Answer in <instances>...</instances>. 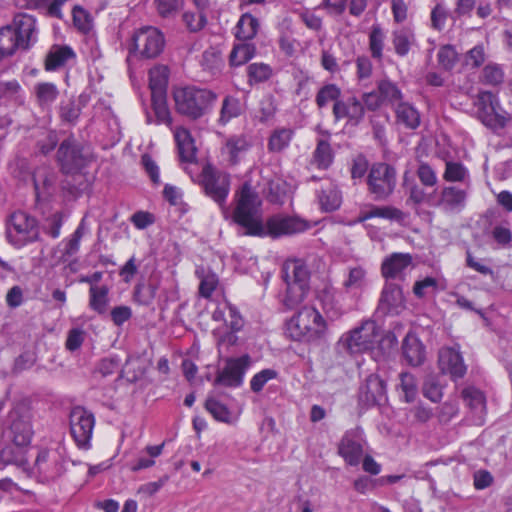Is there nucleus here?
<instances>
[{"label":"nucleus","mask_w":512,"mask_h":512,"mask_svg":"<svg viewBox=\"0 0 512 512\" xmlns=\"http://www.w3.org/2000/svg\"><path fill=\"white\" fill-rule=\"evenodd\" d=\"M260 205L261 201L251 184L243 183L237 193L232 221L245 229L244 235L246 236L278 239L305 232L310 228L306 220L283 214L269 216L263 223L260 216L257 215Z\"/></svg>","instance_id":"nucleus-1"},{"label":"nucleus","mask_w":512,"mask_h":512,"mask_svg":"<svg viewBox=\"0 0 512 512\" xmlns=\"http://www.w3.org/2000/svg\"><path fill=\"white\" fill-rule=\"evenodd\" d=\"M172 96L176 112L192 121L206 116L218 99L213 90L195 85L176 87Z\"/></svg>","instance_id":"nucleus-2"},{"label":"nucleus","mask_w":512,"mask_h":512,"mask_svg":"<svg viewBox=\"0 0 512 512\" xmlns=\"http://www.w3.org/2000/svg\"><path fill=\"white\" fill-rule=\"evenodd\" d=\"M328 329L323 315L311 306L300 308L285 324L287 336L297 342L311 343L324 337Z\"/></svg>","instance_id":"nucleus-3"},{"label":"nucleus","mask_w":512,"mask_h":512,"mask_svg":"<svg viewBox=\"0 0 512 512\" xmlns=\"http://www.w3.org/2000/svg\"><path fill=\"white\" fill-rule=\"evenodd\" d=\"M5 237L15 249H22L40 239L39 222L25 211H15L6 220Z\"/></svg>","instance_id":"nucleus-4"},{"label":"nucleus","mask_w":512,"mask_h":512,"mask_svg":"<svg viewBox=\"0 0 512 512\" xmlns=\"http://www.w3.org/2000/svg\"><path fill=\"white\" fill-rule=\"evenodd\" d=\"M198 185L205 196L212 199L219 206H223L230 193V174L207 162L198 175Z\"/></svg>","instance_id":"nucleus-5"},{"label":"nucleus","mask_w":512,"mask_h":512,"mask_svg":"<svg viewBox=\"0 0 512 512\" xmlns=\"http://www.w3.org/2000/svg\"><path fill=\"white\" fill-rule=\"evenodd\" d=\"M367 190L376 201L389 198L397 184V172L394 166L385 162L373 163L366 178Z\"/></svg>","instance_id":"nucleus-6"},{"label":"nucleus","mask_w":512,"mask_h":512,"mask_svg":"<svg viewBox=\"0 0 512 512\" xmlns=\"http://www.w3.org/2000/svg\"><path fill=\"white\" fill-rule=\"evenodd\" d=\"M165 38L163 33L152 26H144L134 31L129 53L142 59H154L164 50Z\"/></svg>","instance_id":"nucleus-7"},{"label":"nucleus","mask_w":512,"mask_h":512,"mask_svg":"<svg viewBox=\"0 0 512 512\" xmlns=\"http://www.w3.org/2000/svg\"><path fill=\"white\" fill-rule=\"evenodd\" d=\"M475 106L477 118L487 128L503 129L510 120L509 114L501 107L498 95L491 91H480Z\"/></svg>","instance_id":"nucleus-8"},{"label":"nucleus","mask_w":512,"mask_h":512,"mask_svg":"<svg viewBox=\"0 0 512 512\" xmlns=\"http://www.w3.org/2000/svg\"><path fill=\"white\" fill-rule=\"evenodd\" d=\"M69 418L70 433L76 446L79 449H89L95 427L94 414L82 406H76L72 408Z\"/></svg>","instance_id":"nucleus-9"},{"label":"nucleus","mask_w":512,"mask_h":512,"mask_svg":"<svg viewBox=\"0 0 512 512\" xmlns=\"http://www.w3.org/2000/svg\"><path fill=\"white\" fill-rule=\"evenodd\" d=\"M251 363L248 354L240 357L228 358L222 370L218 371L214 379V386L238 388L243 384L244 376Z\"/></svg>","instance_id":"nucleus-10"},{"label":"nucleus","mask_w":512,"mask_h":512,"mask_svg":"<svg viewBox=\"0 0 512 512\" xmlns=\"http://www.w3.org/2000/svg\"><path fill=\"white\" fill-rule=\"evenodd\" d=\"M11 440L17 447H27L30 445L34 430L32 425V415L24 407H15L9 414Z\"/></svg>","instance_id":"nucleus-11"},{"label":"nucleus","mask_w":512,"mask_h":512,"mask_svg":"<svg viewBox=\"0 0 512 512\" xmlns=\"http://www.w3.org/2000/svg\"><path fill=\"white\" fill-rule=\"evenodd\" d=\"M7 25L14 32L22 51H28L38 41V23L34 15L18 12L13 16L11 23Z\"/></svg>","instance_id":"nucleus-12"},{"label":"nucleus","mask_w":512,"mask_h":512,"mask_svg":"<svg viewBox=\"0 0 512 512\" xmlns=\"http://www.w3.org/2000/svg\"><path fill=\"white\" fill-rule=\"evenodd\" d=\"M377 336L376 323L372 320H367L360 327L353 329L345 337L344 342L351 353H360L372 348Z\"/></svg>","instance_id":"nucleus-13"},{"label":"nucleus","mask_w":512,"mask_h":512,"mask_svg":"<svg viewBox=\"0 0 512 512\" xmlns=\"http://www.w3.org/2000/svg\"><path fill=\"white\" fill-rule=\"evenodd\" d=\"M57 160L61 171L65 174H74L85 165L81 148L76 144L73 137L61 142L57 151Z\"/></svg>","instance_id":"nucleus-14"},{"label":"nucleus","mask_w":512,"mask_h":512,"mask_svg":"<svg viewBox=\"0 0 512 512\" xmlns=\"http://www.w3.org/2000/svg\"><path fill=\"white\" fill-rule=\"evenodd\" d=\"M334 120L339 122L346 119L352 125H358L364 118V105L356 96L341 98L333 105Z\"/></svg>","instance_id":"nucleus-15"},{"label":"nucleus","mask_w":512,"mask_h":512,"mask_svg":"<svg viewBox=\"0 0 512 512\" xmlns=\"http://www.w3.org/2000/svg\"><path fill=\"white\" fill-rule=\"evenodd\" d=\"M227 318L224 319L226 331L219 334L218 343L226 346H234L238 343L237 333L244 327V319L237 307L230 302L226 303ZM220 333V331H218Z\"/></svg>","instance_id":"nucleus-16"},{"label":"nucleus","mask_w":512,"mask_h":512,"mask_svg":"<svg viewBox=\"0 0 512 512\" xmlns=\"http://www.w3.org/2000/svg\"><path fill=\"white\" fill-rule=\"evenodd\" d=\"M35 468L45 481L56 479L62 474L59 454L48 449H40L35 459Z\"/></svg>","instance_id":"nucleus-17"},{"label":"nucleus","mask_w":512,"mask_h":512,"mask_svg":"<svg viewBox=\"0 0 512 512\" xmlns=\"http://www.w3.org/2000/svg\"><path fill=\"white\" fill-rule=\"evenodd\" d=\"M413 263L410 253L394 252L385 257L381 264V275L385 279H404V273Z\"/></svg>","instance_id":"nucleus-18"},{"label":"nucleus","mask_w":512,"mask_h":512,"mask_svg":"<svg viewBox=\"0 0 512 512\" xmlns=\"http://www.w3.org/2000/svg\"><path fill=\"white\" fill-rule=\"evenodd\" d=\"M439 367L453 380L463 378L467 371L461 353L451 347H444L439 351Z\"/></svg>","instance_id":"nucleus-19"},{"label":"nucleus","mask_w":512,"mask_h":512,"mask_svg":"<svg viewBox=\"0 0 512 512\" xmlns=\"http://www.w3.org/2000/svg\"><path fill=\"white\" fill-rule=\"evenodd\" d=\"M336 289L330 283H326L316 292V299L326 315L327 319L335 321L344 315V309L336 297Z\"/></svg>","instance_id":"nucleus-20"},{"label":"nucleus","mask_w":512,"mask_h":512,"mask_svg":"<svg viewBox=\"0 0 512 512\" xmlns=\"http://www.w3.org/2000/svg\"><path fill=\"white\" fill-rule=\"evenodd\" d=\"M251 147L252 142L248 135L244 133L234 134L226 138L222 153L228 156L231 165H237Z\"/></svg>","instance_id":"nucleus-21"},{"label":"nucleus","mask_w":512,"mask_h":512,"mask_svg":"<svg viewBox=\"0 0 512 512\" xmlns=\"http://www.w3.org/2000/svg\"><path fill=\"white\" fill-rule=\"evenodd\" d=\"M380 307L387 314L398 315L405 308L402 288L395 283H387L381 293Z\"/></svg>","instance_id":"nucleus-22"},{"label":"nucleus","mask_w":512,"mask_h":512,"mask_svg":"<svg viewBox=\"0 0 512 512\" xmlns=\"http://www.w3.org/2000/svg\"><path fill=\"white\" fill-rule=\"evenodd\" d=\"M56 175L47 166H39L33 173V184L36 199H47L51 197L55 191Z\"/></svg>","instance_id":"nucleus-23"},{"label":"nucleus","mask_w":512,"mask_h":512,"mask_svg":"<svg viewBox=\"0 0 512 512\" xmlns=\"http://www.w3.org/2000/svg\"><path fill=\"white\" fill-rule=\"evenodd\" d=\"M286 284L299 285L309 288L310 273L306 264L299 259L287 260L283 265Z\"/></svg>","instance_id":"nucleus-24"},{"label":"nucleus","mask_w":512,"mask_h":512,"mask_svg":"<svg viewBox=\"0 0 512 512\" xmlns=\"http://www.w3.org/2000/svg\"><path fill=\"white\" fill-rule=\"evenodd\" d=\"M467 192L455 186L442 189L438 205L445 211H461L466 205Z\"/></svg>","instance_id":"nucleus-25"},{"label":"nucleus","mask_w":512,"mask_h":512,"mask_svg":"<svg viewBox=\"0 0 512 512\" xmlns=\"http://www.w3.org/2000/svg\"><path fill=\"white\" fill-rule=\"evenodd\" d=\"M394 52L399 57H406L416 44V36L412 28L400 27L391 34Z\"/></svg>","instance_id":"nucleus-26"},{"label":"nucleus","mask_w":512,"mask_h":512,"mask_svg":"<svg viewBox=\"0 0 512 512\" xmlns=\"http://www.w3.org/2000/svg\"><path fill=\"white\" fill-rule=\"evenodd\" d=\"M402 354L411 366H419L425 360V347L413 334H407L402 343Z\"/></svg>","instance_id":"nucleus-27"},{"label":"nucleus","mask_w":512,"mask_h":512,"mask_svg":"<svg viewBox=\"0 0 512 512\" xmlns=\"http://www.w3.org/2000/svg\"><path fill=\"white\" fill-rule=\"evenodd\" d=\"M338 454L344 459L346 464L357 466L363 456V446L353 437L346 434L338 445Z\"/></svg>","instance_id":"nucleus-28"},{"label":"nucleus","mask_w":512,"mask_h":512,"mask_svg":"<svg viewBox=\"0 0 512 512\" xmlns=\"http://www.w3.org/2000/svg\"><path fill=\"white\" fill-rule=\"evenodd\" d=\"M75 58L76 54L70 46H54L46 55L44 68L46 71H55Z\"/></svg>","instance_id":"nucleus-29"},{"label":"nucleus","mask_w":512,"mask_h":512,"mask_svg":"<svg viewBox=\"0 0 512 512\" xmlns=\"http://www.w3.org/2000/svg\"><path fill=\"white\" fill-rule=\"evenodd\" d=\"M295 137V130L287 127L275 128L267 141V150L270 153H281L286 150Z\"/></svg>","instance_id":"nucleus-30"},{"label":"nucleus","mask_w":512,"mask_h":512,"mask_svg":"<svg viewBox=\"0 0 512 512\" xmlns=\"http://www.w3.org/2000/svg\"><path fill=\"white\" fill-rule=\"evenodd\" d=\"M244 112L240 99L233 95H226L223 98L217 120L220 126H226L233 119L240 117Z\"/></svg>","instance_id":"nucleus-31"},{"label":"nucleus","mask_w":512,"mask_h":512,"mask_svg":"<svg viewBox=\"0 0 512 512\" xmlns=\"http://www.w3.org/2000/svg\"><path fill=\"white\" fill-rule=\"evenodd\" d=\"M405 214L398 208L392 206H371L368 210H361L358 222L362 223L373 218L401 221Z\"/></svg>","instance_id":"nucleus-32"},{"label":"nucleus","mask_w":512,"mask_h":512,"mask_svg":"<svg viewBox=\"0 0 512 512\" xmlns=\"http://www.w3.org/2000/svg\"><path fill=\"white\" fill-rule=\"evenodd\" d=\"M149 88L151 95H167L169 69L165 65H157L149 70Z\"/></svg>","instance_id":"nucleus-33"},{"label":"nucleus","mask_w":512,"mask_h":512,"mask_svg":"<svg viewBox=\"0 0 512 512\" xmlns=\"http://www.w3.org/2000/svg\"><path fill=\"white\" fill-rule=\"evenodd\" d=\"M334 162V152L328 140L319 139L311 163L319 170H327Z\"/></svg>","instance_id":"nucleus-34"},{"label":"nucleus","mask_w":512,"mask_h":512,"mask_svg":"<svg viewBox=\"0 0 512 512\" xmlns=\"http://www.w3.org/2000/svg\"><path fill=\"white\" fill-rule=\"evenodd\" d=\"M461 396L472 413L478 415L479 418L486 414V397L481 390L469 386L462 390Z\"/></svg>","instance_id":"nucleus-35"},{"label":"nucleus","mask_w":512,"mask_h":512,"mask_svg":"<svg viewBox=\"0 0 512 512\" xmlns=\"http://www.w3.org/2000/svg\"><path fill=\"white\" fill-rule=\"evenodd\" d=\"M258 19L250 13H244L239 18L235 27V37L241 41L255 38L259 30Z\"/></svg>","instance_id":"nucleus-36"},{"label":"nucleus","mask_w":512,"mask_h":512,"mask_svg":"<svg viewBox=\"0 0 512 512\" xmlns=\"http://www.w3.org/2000/svg\"><path fill=\"white\" fill-rule=\"evenodd\" d=\"M386 33L379 23L371 26L368 33V48L371 57L381 61L383 59V51L385 47Z\"/></svg>","instance_id":"nucleus-37"},{"label":"nucleus","mask_w":512,"mask_h":512,"mask_svg":"<svg viewBox=\"0 0 512 512\" xmlns=\"http://www.w3.org/2000/svg\"><path fill=\"white\" fill-rule=\"evenodd\" d=\"M396 120L408 129H416L420 125L419 111L407 102H399L395 109Z\"/></svg>","instance_id":"nucleus-38"},{"label":"nucleus","mask_w":512,"mask_h":512,"mask_svg":"<svg viewBox=\"0 0 512 512\" xmlns=\"http://www.w3.org/2000/svg\"><path fill=\"white\" fill-rule=\"evenodd\" d=\"M151 106L155 115L154 123L171 128L173 118L167 103V95H151Z\"/></svg>","instance_id":"nucleus-39"},{"label":"nucleus","mask_w":512,"mask_h":512,"mask_svg":"<svg viewBox=\"0 0 512 512\" xmlns=\"http://www.w3.org/2000/svg\"><path fill=\"white\" fill-rule=\"evenodd\" d=\"M18 50H21V45L16 39L14 32L10 26H2L0 28V62L5 58L13 56Z\"/></svg>","instance_id":"nucleus-40"},{"label":"nucleus","mask_w":512,"mask_h":512,"mask_svg":"<svg viewBox=\"0 0 512 512\" xmlns=\"http://www.w3.org/2000/svg\"><path fill=\"white\" fill-rule=\"evenodd\" d=\"M367 283V271L362 266L350 267L342 286L347 292L361 291Z\"/></svg>","instance_id":"nucleus-41"},{"label":"nucleus","mask_w":512,"mask_h":512,"mask_svg":"<svg viewBox=\"0 0 512 512\" xmlns=\"http://www.w3.org/2000/svg\"><path fill=\"white\" fill-rule=\"evenodd\" d=\"M256 54V47L252 43L235 44L229 55V64L232 67H238L246 64Z\"/></svg>","instance_id":"nucleus-42"},{"label":"nucleus","mask_w":512,"mask_h":512,"mask_svg":"<svg viewBox=\"0 0 512 512\" xmlns=\"http://www.w3.org/2000/svg\"><path fill=\"white\" fill-rule=\"evenodd\" d=\"M109 288L106 285L91 286L89 288V307L98 314H104L107 311L109 303Z\"/></svg>","instance_id":"nucleus-43"},{"label":"nucleus","mask_w":512,"mask_h":512,"mask_svg":"<svg viewBox=\"0 0 512 512\" xmlns=\"http://www.w3.org/2000/svg\"><path fill=\"white\" fill-rule=\"evenodd\" d=\"M318 199L323 211L332 212L341 206L342 194L336 186L331 185L320 191Z\"/></svg>","instance_id":"nucleus-44"},{"label":"nucleus","mask_w":512,"mask_h":512,"mask_svg":"<svg viewBox=\"0 0 512 512\" xmlns=\"http://www.w3.org/2000/svg\"><path fill=\"white\" fill-rule=\"evenodd\" d=\"M341 99V89L338 85L329 83L323 85L315 96V103L319 109L333 105Z\"/></svg>","instance_id":"nucleus-45"},{"label":"nucleus","mask_w":512,"mask_h":512,"mask_svg":"<svg viewBox=\"0 0 512 512\" xmlns=\"http://www.w3.org/2000/svg\"><path fill=\"white\" fill-rule=\"evenodd\" d=\"M165 443L159 445H148L144 451L148 457H139L130 467L131 471L138 472L143 469L153 467L156 463L155 458L159 457L164 450Z\"/></svg>","instance_id":"nucleus-46"},{"label":"nucleus","mask_w":512,"mask_h":512,"mask_svg":"<svg viewBox=\"0 0 512 512\" xmlns=\"http://www.w3.org/2000/svg\"><path fill=\"white\" fill-rule=\"evenodd\" d=\"M25 447H17L16 445L5 446L0 450V463L4 466L14 464L17 466H24L28 463Z\"/></svg>","instance_id":"nucleus-47"},{"label":"nucleus","mask_w":512,"mask_h":512,"mask_svg":"<svg viewBox=\"0 0 512 512\" xmlns=\"http://www.w3.org/2000/svg\"><path fill=\"white\" fill-rule=\"evenodd\" d=\"M197 277L200 279L198 294L204 299H210L219 285L218 276L211 271H196Z\"/></svg>","instance_id":"nucleus-48"},{"label":"nucleus","mask_w":512,"mask_h":512,"mask_svg":"<svg viewBox=\"0 0 512 512\" xmlns=\"http://www.w3.org/2000/svg\"><path fill=\"white\" fill-rule=\"evenodd\" d=\"M34 90L40 106L51 105L59 96L57 86L51 82H40L35 85Z\"/></svg>","instance_id":"nucleus-49"},{"label":"nucleus","mask_w":512,"mask_h":512,"mask_svg":"<svg viewBox=\"0 0 512 512\" xmlns=\"http://www.w3.org/2000/svg\"><path fill=\"white\" fill-rule=\"evenodd\" d=\"M399 380L400 383L397 389L403 394L404 402H413L418 393V387L414 375L408 372H402L399 375Z\"/></svg>","instance_id":"nucleus-50"},{"label":"nucleus","mask_w":512,"mask_h":512,"mask_svg":"<svg viewBox=\"0 0 512 512\" xmlns=\"http://www.w3.org/2000/svg\"><path fill=\"white\" fill-rule=\"evenodd\" d=\"M272 74V67L266 63H252L247 67V76L250 85L265 82L271 78Z\"/></svg>","instance_id":"nucleus-51"},{"label":"nucleus","mask_w":512,"mask_h":512,"mask_svg":"<svg viewBox=\"0 0 512 512\" xmlns=\"http://www.w3.org/2000/svg\"><path fill=\"white\" fill-rule=\"evenodd\" d=\"M72 20L75 28L83 33L88 34L93 27V19L91 14L80 5H75L72 9Z\"/></svg>","instance_id":"nucleus-52"},{"label":"nucleus","mask_w":512,"mask_h":512,"mask_svg":"<svg viewBox=\"0 0 512 512\" xmlns=\"http://www.w3.org/2000/svg\"><path fill=\"white\" fill-rule=\"evenodd\" d=\"M377 90L384 103L395 104L401 102L402 93L398 86L390 80L384 79L377 83Z\"/></svg>","instance_id":"nucleus-53"},{"label":"nucleus","mask_w":512,"mask_h":512,"mask_svg":"<svg viewBox=\"0 0 512 512\" xmlns=\"http://www.w3.org/2000/svg\"><path fill=\"white\" fill-rule=\"evenodd\" d=\"M308 291V287L292 285L290 284V282H288L283 304L288 309H293L297 307L300 303L304 301L308 294Z\"/></svg>","instance_id":"nucleus-54"},{"label":"nucleus","mask_w":512,"mask_h":512,"mask_svg":"<svg viewBox=\"0 0 512 512\" xmlns=\"http://www.w3.org/2000/svg\"><path fill=\"white\" fill-rule=\"evenodd\" d=\"M469 176L468 169L460 162L447 161L443 173L446 182H464Z\"/></svg>","instance_id":"nucleus-55"},{"label":"nucleus","mask_w":512,"mask_h":512,"mask_svg":"<svg viewBox=\"0 0 512 512\" xmlns=\"http://www.w3.org/2000/svg\"><path fill=\"white\" fill-rule=\"evenodd\" d=\"M412 291L416 298L423 299L427 294H435L439 291V281L434 277L427 276L422 280L415 281Z\"/></svg>","instance_id":"nucleus-56"},{"label":"nucleus","mask_w":512,"mask_h":512,"mask_svg":"<svg viewBox=\"0 0 512 512\" xmlns=\"http://www.w3.org/2000/svg\"><path fill=\"white\" fill-rule=\"evenodd\" d=\"M205 409L216 421L224 423H228L230 421L231 413L228 407L214 398H208L206 400Z\"/></svg>","instance_id":"nucleus-57"},{"label":"nucleus","mask_w":512,"mask_h":512,"mask_svg":"<svg viewBox=\"0 0 512 512\" xmlns=\"http://www.w3.org/2000/svg\"><path fill=\"white\" fill-rule=\"evenodd\" d=\"M437 60L441 68L450 71L458 61V53L452 45H444L437 53Z\"/></svg>","instance_id":"nucleus-58"},{"label":"nucleus","mask_w":512,"mask_h":512,"mask_svg":"<svg viewBox=\"0 0 512 512\" xmlns=\"http://www.w3.org/2000/svg\"><path fill=\"white\" fill-rule=\"evenodd\" d=\"M278 377V372L274 369L267 368L256 373L250 380V389L254 393H259L264 386L273 379Z\"/></svg>","instance_id":"nucleus-59"},{"label":"nucleus","mask_w":512,"mask_h":512,"mask_svg":"<svg viewBox=\"0 0 512 512\" xmlns=\"http://www.w3.org/2000/svg\"><path fill=\"white\" fill-rule=\"evenodd\" d=\"M156 10L162 18L176 15L183 7L184 0H154Z\"/></svg>","instance_id":"nucleus-60"},{"label":"nucleus","mask_w":512,"mask_h":512,"mask_svg":"<svg viewBox=\"0 0 512 512\" xmlns=\"http://www.w3.org/2000/svg\"><path fill=\"white\" fill-rule=\"evenodd\" d=\"M183 21L191 32H198L207 24V18L202 11L190 12L187 11L183 14Z\"/></svg>","instance_id":"nucleus-61"},{"label":"nucleus","mask_w":512,"mask_h":512,"mask_svg":"<svg viewBox=\"0 0 512 512\" xmlns=\"http://www.w3.org/2000/svg\"><path fill=\"white\" fill-rule=\"evenodd\" d=\"M504 81V72L497 64H488L483 69L482 82L486 85L497 86Z\"/></svg>","instance_id":"nucleus-62"},{"label":"nucleus","mask_w":512,"mask_h":512,"mask_svg":"<svg viewBox=\"0 0 512 512\" xmlns=\"http://www.w3.org/2000/svg\"><path fill=\"white\" fill-rule=\"evenodd\" d=\"M416 175L422 185L433 187L437 184V175L434 169L425 162H421L416 170Z\"/></svg>","instance_id":"nucleus-63"},{"label":"nucleus","mask_w":512,"mask_h":512,"mask_svg":"<svg viewBox=\"0 0 512 512\" xmlns=\"http://www.w3.org/2000/svg\"><path fill=\"white\" fill-rule=\"evenodd\" d=\"M369 163L362 154L357 155L353 160L350 168L351 178L362 179L369 172Z\"/></svg>","instance_id":"nucleus-64"}]
</instances>
